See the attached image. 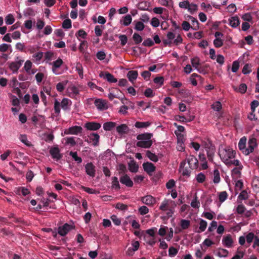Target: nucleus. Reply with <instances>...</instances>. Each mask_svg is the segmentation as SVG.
I'll return each mask as SVG.
<instances>
[{
  "instance_id": "f03ea898",
  "label": "nucleus",
  "mask_w": 259,
  "mask_h": 259,
  "mask_svg": "<svg viewBox=\"0 0 259 259\" xmlns=\"http://www.w3.org/2000/svg\"><path fill=\"white\" fill-rule=\"evenodd\" d=\"M236 153L235 151L232 149H226L224 150L221 154H220L221 159L224 163H226L229 161V159L233 158L235 157Z\"/></svg>"
},
{
  "instance_id": "f257e3e1",
  "label": "nucleus",
  "mask_w": 259,
  "mask_h": 259,
  "mask_svg": "<svg viewBox=\"0 0 259 259\" xmlns=\"http://www.w3.org/2000/svg\"><path fill=\"white\" fill-rule=\"evenodd\" d=\"M152 136V134L148 133L138 135L137 139L139 141L137 143L136 146L144 148H150L152 144V141L151 140Z\"/></svg>"
},
{
  "instance_id": "a19ab883",
  "label": "nucleus",
  "mask_w": 259,
  "mask_h": 259,
  "mask_svg": "<svg viewBox=\"0 0 259 259\" xmlns=\"http://www.w3.org/2000/svg\"><path fill=\"white\" fill-rule=\"evenodd\" d=\"M61 105L60 103L57 100L55 99L54 102V110L56 114L59 115L60 113V107Z\"/></svg>"
},
{
  "instance_id": "4468645a",
  "label": "nucleus",
  "mask_w": 259,
  "mask_h": 259,
  "mask_svg": "<svg viewBox=\"0 0 259 259\" xmlns=\"http://www.w3.org/2000/svg\"><path fill=\"white\" fill-rule=\"evenodd\" d=\"M120 182L128 187H132L133 186V182L130 179V177L125 174L120 178Z\"/></svg>"
},
{
  "instance_id": "774afa93",
  "label": "nucleus",
  "mask_w": 259,
  "mask_h": 259,
  "mask_svg": "<svg viewBox=\"0 0 259 259\" xmlns=\"http://www.w3.org/2000/svg\"><path fill=\"white\" fill-rule=\"evenodd\" d=\"M149 211V209L146 206H142L139 208V212L141 215L147 214Z\"/></svg>"
},
{
  "instance_id": "de8ad7c7",
  "label": "nucleus",
  "mask_w": 259,
  "mask_h": 259,
  "mask_svg": "<svg viewBox=\"0 0 259 259\" xmlns=\"http://www.w3.org/2000/svg\"><path fill=\"white\" fill-rule=\"evenodd\" d=\"M207 222L201 219L199 223L200 231H199L198 232L204 231L207 227Z\"/></svg>"
},
{
  "instance_id": "58836bf2",
  "label": "nucleus",
  "mask_w": 259,
  "mask_h": 259,
  "mask_svg": "<svg viewBox=\"0 0 259 259\" xmlns=\"http://www.w3.org/2000/svg\"><path fill=\"white\" fill-rule=\"evenodd\" d=\"M81 189L86 192L89 194H99L100 192L98 191H97L95 189L90 188L89 187H86L84 186H81Z\"/></svg>"
},
{
  "instance_id": "0eeeda50",
  "label": "nucleus",
  "mask_w": 259,
  "mask_h": 259,
  "mask_svg": "<svg viewBox=\"0 0 259 259\" xmlns=\"http://www.w3.org/2000/svg\"><path fill=\"white\" fill-rule=\"evenodd\" d=\"M187 162L191 169H195L198 166V160L193 155H190L187 159Z\"/></svg>"
},
{
  "instance_id": "a211bd4d",
  "label": "nucleus",
  "mask_w": 259,
  "mask_h": 259,
  "mask_svg": "<svg viewBox=\"0 0 259 259\" xmlns=\"http://www.w3.org/2000/svg\"><path fill=\"white\" fill-rule=\"evenodd\" d=\"M116 131L119 134L123 135L128 132L129 128L125 124H122L116 127Z\"/></svg>"
},
{
  "instance_id": "2f4dec72",
  "label": "nucleus",
  "mask_w": 259,
  "mask_h": 259,
  "mask_svg": "<svg viewBox=\"0 0 259 259\" xmlns=\"http://www.w3.org/2000/svg\"><path fill=\"white\" fill-rule=\"evenodd\" d=\"M15 22V18L12 14H8L5 17V23L7 25H11Z\"/></svg>"
},
{
  "instance_id": "c85d7f7f",
  "label": "nucleus",
  "mask_w": 259,
  "mask_h": 259,
  "mask_svg": "<svg viewBox=\"0 0 259 259\" xmlns=\"http://www.w3.org/2000/svg\"><path fill=\"white\" fill-rule=\"evenodd\" d=\"M180 225L182 229H187L190 226V221L189 220L182 219L181 221Z\"/></svg>"
},
{
  "instance_id": "dca6fc26",
  "label": "nucleus",
  "mask_w": 259,
  "mask_h": 259,
  "mask_svg": "<svg viewBox=\"0 0 259 259\" xmlns=\"http://www.w3.org/2000/svg\"><path fill=\"white\" fill-rule=\"evenodd\" d=\"M257 146L256 139L255 138H251L249 139L248 142V150H249V154L252 153L254 148Z\"/></svg>"
},
{
  "instance_id": "cd10ccee",
  "label": "nucleus",
  "mask_w": 259,
  "mask_h": 259,
  "mask_svg": "<svg viewBox=\"0 0 259 259\" xmlns=\"http://www.w3.org/2000/svg\"><path fill=\"white\" fill-rule=\"evenodd\" d=\"M146 156L153 162H156L158 160L157 156L149 150L146 152Z\"/></svg>"
},
{
  "instance_id": "7c9ffc66",
  "label": "nucleus",
  "mask_w": 259,
  "mask_h": 259,
  "mask_svg": "<svg viewBox=\"0 0 259 259\" xmlns=\"http://www.w3.org/2000/svg\"><path fill=\"white\" fill-rule=\"evenodd\" d=\"M248 198V195L246 190H243L241 192L239 195L238 196V200H245L247 199Z\"/></svg>"
},
{
  "instance_id": "0e129e2a",
  "label": "nucleus",
  "mask_w": 259,
  "mask_h": 259,
  "mask_svg": "<svg viewBox=\"0 0 259 259\" xmlns=\"http://www.w3.org/2000/svg\"><path fill=\"white\" fill-rule=\"evenodd\" d=\"M115 208L121 210H125L127 209L128 206L124 204L118 202L116 204Z\"/></svg>"
},
{
  "instance_id": "c03bdc74",
  "label": "nucleus",
  "mask_w": 259,
  "mask_h": 259,
  "mask_svg": "<svg viewBox=\"0 0 259 259\" xmlns=\"http://www.w3.org/2000/svg\"><path fill=\"white\" fill-rule=\"evenodd\" d=\"M71 26V21L69 18L64 20L62 23V27L64 29H69Z\"/></svg>"
},
{
  "instance_id": "3c124183",
  "label": "nucleus",
  "mask_w": 259,
  "mask_h": 259,
  "mask_svg": "<svg viewBox=\"0 0 259 259\" xmlns=\"http://www.w3.org/2000/svg\"><path fill=\"white\" fill-rule=\"evenodd\" d=\"M198 10V7L197 5L191 3H190V5L188 7V11L192 14H194L195 12H196Z\"/></svg>"
},
{
  "instance_id": "7ed1b4c3",
  "label": "nucleus",
  "mask_w": 259,
  "mask_h": 259,
  "mask_svg": "<svg viewBox=\"0 0 259 259\" xmlns=\"http://www.w3.org/2000/svg\"><path fill=\"white\" fill-rule=\"evenodd\" d=\"M72 229V226L67 223H65L63 226H60L58 228V233L61 236H64Z\"/></svg>"
},
{
  "instance_id": "f8f14e48",
  "label": "nucleus",
  "mask_w": 259,
  "mask_h": 259,
  "mask_svg": "<svg viewBox=\"0 0 259 259\" xmlns=\"http://www.w3.org/2000/svg\"><path fill=\"white\" fill-rule=\"evenodd\" d=\"M101 126V125L100 123L95 122H88L84 125V127L90 131L98 130Z\"/></svg>"
},
{
  "instance_id": "c9c22d12",
  "label": "nucleus",
  "mask_w": 259,
  "mask_h": 259,
  "mask_svg": "<svg viewBox=\"0 0 259 259\" xmlns=\"http://www.w3.org/2000/svg\"><path fill=\"white\" fill-rule=\"evenodd\" d=\"M150 123L149 122H140L137 121L135 123V126L137 128H144L147 127L150 125Z\"/></svg>"
},
{
  "instance_id": "393cba45",
  "label": "nucleus",
  "mask_w": 259,
  "mask_h": 259,
  "mask_svg": "<svg viewBox=\"0 0 259 259\" xmlns=\"http://www.w3.org/2000/svg\"><path fill=\"white\" fill-rule=\"evenodd\" d=\"M104 78L107 80L111 83H114L117 81V79L114 77V76L111 73L109 72H106L105 73V76Z\"/></svg>"
},
{
  "instance_id": "2eb2a0df",
  "label": "nucleus",
  "mask_w": 259,
  "mask_h": 259,
  "mask_svg": "<svg viewBox=\"0 0 259 259\" xmlns=\"http://www.w3.org/2000/svg\"><path fill=\"white\" fill-rule=\"evenodd\" d=\"M142 202L147 205H152L155 202V199L151 195H147L141 198Z\"/></svg>"
},
{
  "instance_id": "4d7b16f0",
  "label": "nucleus",
  "mask_w": 259,
  "mask_h": 259,
  "mask_svg": "<svg viewBox=\"0 0 259 259\" xmlns=\"http://www.w3.org/2000/svg\"><path fill=\"white\" fill-rule=\"evenodd\" d=\"M144 95L147 98H151L154 96L155 94L150 88H147L144 93Z\"/></svg>"
},
{
  "instance_id": "9d476101",
  "label": "nucleus",
  "mask_w": 259,
  "mask_h": 259,
  "mask_svg": "<svg viewBox=\"0 0 259 259\" xmlns=\"http://www.w3.org/2000/svg\"><path fill=\"white\" fill-rule=\"evenodd\" d=\"M85 169L87 175L93 178L95 176V166L92 162L87 163L85 165Z\"/></svg>"
},
{
  "instance_id": "6e6552de",
  "label": "nucleus",
  "mask_w": 259,
  "mask_h": 259,
  "mask_svg": "<svg viewBox=\"0 0 259 259\" xmlns=\"http://www.w3.org/2000/svg\"><path fill=\"white\" fill-rule=\"evenodd\" d=\"M95 106L99 110H104L108 108L107 102L101 99H97L94 102Z\"/></svg>"
},
{
  "instance_id": "20e7f679",
  "label": "nucleus",
  "mask_w": 259,
  "mask_h": 259,
  "mask_svg": "<svg viewBox=\"0 0 259 259\" xmlns=\"http://www.w3.org/2000/svg\"><path fill=\"white\" fill-rule=\"evenodd\" d=\"M82 131V128L81 126L75 125L65 130L64 133L65 135H77L78 134L81 133Z\"/></svg>"
},
{
  "instance_id": "e2e57ef3",
  "label": "nucleus",
  "mask_w": 259,
  "mask_h": 259,
  "mask_svg": "<svg viewBox=\"0 0 259 259\" xmlns=\"http://www.w3.org/2000/svg\"><path fill=\"white\" fill-rule=\"evenodd\" d=\"M213 45L215 48H219L223 45V41L221 38H215L213 40Z\"/></svg>"
},
{
  "instance_id": "a878e982",
  "label": "nucleus",
  "mask_w": 259,
  "mask_h": 259,
  "mask_svg": "<svg viewBox=\"0 0 259 259\" xmlns=\"http://www.w3.org/2000/svg\"><path fill=\"white\" fill-rule=\"evenodd\" d=\"M116 126V123L112 121L107 122L104 123L103 128L105 131H111Z\"/></svg>"
},
{
  "instance_id": "c756f323",
  "label": "nucleus",
  "mask_w": 259,
  "mask_h": 259,
  "mask_svg": "<svg viewBox=\"0 0 259 259\" xmlns=\"http://www.w3.org/2000/svg\"><path fill=\"white\" fill-rule=\"evenodd\" d=\"M90 139L94 142V145L96 146L98 145L99 141L100 136L98 134L93 133L90 135Z\"/></svg>"
},
{
  "instance_id": "052dcab7",
  "label": "nucleus",
  "mask_w": 259,
  "mask_h": 259,
  "mask_svg": "<svg viewBox=\"0 0 259 259\" xmlns=\"http://www.w3.org/2000/svg\"><path fill=\"white\" fill-rule=\"evenodd\" d=\"M178 252V250L176 248L171 246L170 247L168 250L169 256L171 257L175 256L177 255Z\"/></svg>"
},
{
  "instance_id": "5701e85b",
  "label": "nucleus",
  "mask_w": 259,
  "mask_h": 259,
  "mask_svg": "<svg viewBox=\"0 0 259 259\" xmlns=\"http://www.w3.org/2000/svg\"><path fill=\"white\" fill-rule=\"evenodd\" d=\"M188 17H189V19L191 20L192 25V26H191V28L195 30H197L198 29H199V23L198 21L196 18H195L194 17L191 16H188Z\"/></svg>"
},
{
  "instance_id": "ea45409f",
  "label": "nucleus",
  "mask_w": 259,
  "mask_h": 259,
  "mask_svg": "<svg viewBox=\"0 0 259 259\" xmlns=\"http://www.w3.org/2000/svg\"><path fill=\"white\" fill-rule=\"evenodd\" d=\"M196 179L198 183H203L206 180V176L203 173L200 172L196 176Z\"/></svg>"
},
{
  "instance_id": "09e8293b",
  "label": "nucleus",
  "mask_w": 259,
  "mask_h": 259,
  "mask_svg": "<svg viewBox=\"0 0 259 259\" xmlns=\"http://www.w3.org/2000/svg\"><path fill=\"white\" fill-rule=\"evenodd\" d=\"M32 66V62L30 60H27L25 63L24 68L27 73H30Z\"/></svg>"
},
{
  "instance_id": "b1692460",
  "label": "nucleus",
  "mask_w": 259,
  "mask_h": 259,
  "mask_svg": "<svg viewBox=\"0 0 259 259\" xmlns=\"http://www.w3.org/2000/svg\"><path fill=\"white\" fill-rule=\"evenodd\" d=\"M128 169L130 171L132 172H136L138 170V165L136 164V162L134 160L131 161L128 163Z\"/></svg>"
},
{
  "instance_id": "473e14b6",
  "label": "nucleus",
  "mask_w": 259,
  "mask_h": 259,
  "mask_svg": "<svg viewBox=\"0 0 259 259\" xmlns=\"http://www.w3.org/2000/svg\"><path fill=\"white\" fill-rule=\"evenodd\" d=\"M70 102H71V101L69 99H67V98H63L62 99L61 102L60 103V104L61 105V108L64 110H68V106L69 103Z\"/></svg>"
},
{
  "instance_id": "338daca9",
  "label": "nucleus",
  "mask_w": 259,
  "mask_h": 259,
  "mask_svg": "<svg viewBox=\"0 0 259 259\" xmlns=\"http://www.w3.org/2000/svg\"><path fill=\"white\" fill-rule=\"evenodd\" d=\"M119 38L120 40L121 45L122 46H124L125 45V44L127 43V36L124 34H121L119 36Z\"/></svg>"
},
{
  "instance_id": "6ab92c4d",
  "label": "nucleus",
  "mask_w": 259,
  "mask_h": 259,
  "mask_svg": "<svg viewBox=\"0 0 259 259\" xmlns=\"http://www.w3.org/2000/svg\"><path fill=\"white\" fill-rule=\"evenodd\" d=\"M229 21L230 25L233 28L237 27L240 24L239 18L237 16L229 18Z\"/></svg>"
},
{
  "instance_id": "f704fd0d",
  "label": "nucleus",
  "mask_w": 259,
  "mask_h": 259,
  "mask_svg": "<svg viewBox=\"0 0 259 259\" xmlns=\"http://www.w3.org/2000/svg\"><path fill=\"white\" fill-rule=\"evenodd\" d=\"M213 175H214V178H213V183L215 184H218L220 182V172L218 169H215L213 171Z\"/></svg>"
},
{
  "instance_id": "39448f33",
  "label": "nucleus",
  "mask_w": 259,
  "mask_h": 259,
  "mask_svg": "<svg viewBox=\"0 0 259 259\" xmlns=\"http://www.w3.org/2000/svg\"><path fill=\"white\" fill-rule=\"evenodd\" d=\"M246 138L245 137L241 138L238 143V148L245 155L249 154V150L246 147Z\"/></svg>"
},
{
  "instance_id": "680f3d73",
  "label": "nucleus",
  "mask_w": 259,
  "mask_h": 259,
  "mask_svg": "<svg viewBox=\"0 0 259 259\" xmlns=\"http://www.w3.org/2000/svg\"><path fill=\"white\" fill-rule=\"evenodd\" d=\"M191 61L192 66L197 69L200 64L199 59L197 57H195L191 59Z\"/></svg>"
},
{
  "instance_id": "5fc2aeb1",
  "label": "nucleus",
  "mask_w": 259,
  "mask_h": 259,
  "mask_svg": "<svg viewBox=\"0 0 259 259\" xmlns=\"http://www.w3.org/2000/svg\"><path fill=\"white\" fill-rule=\"evenodd\" d=\"M136 22V24H135V29L136 30L142 31L144 29V28L145 27V25L142 22L137 21V22Z\"/></svg>"
},
{
  "instance_id": "ddd939ff",
  "label": "nucleus",
  "mask_w": 259,
  "mask_h": 259,
  "mask_svg": "<svg viewBox=\"0 0 259 259\" xmlns=\"http://www.w3.org/2000/svg\"><path fill=\"white\" fill-rule=\"evenodd\" d=\"M50 153L53 158L57 160H60L62 158V155L60 153V150L58 147H53L50 150Z\"/></svg>"
},
{
  "instance_id": "1a4fd4ad",
  "label": "nucleus",
  "mask_w": 259,
  "mask_h": 259,
  "mask_svg": "<svg viewBox=\"0 0 259 259\" xmlns=\"http://www.w3.org/2000/svg\"><path fill=\"white\" fill-rule=\"evenodd\" d=\"M120 92V90L117 89H113L111 90V91L109 93V94L108 95V97L110 100L112 101L114 98H118L120 99L122 102V103H124L123 100H126L124 97L123 98H121L119 96V93Z\"/></svg>"
},
{
  "instance_id": "8fccbe9b",
  "label": "nucleus",
  "mask_w": 259,
  "mask_h": 259,
  "mask_svg": "<svg viewBox=\"0 0 259 259\" xmlns=\"http://www.w3.org/2000/svg\"><path fill=\"white\" fill-rule=\"evenodd\" d=\"M65 140L66 144H70L71 146H74L76 144L74 137H66Z\"/></svg>"
},
{
  "instance_id": "49530a36",
  "label": "nucleus",
  "mask_w": 259,
  "mask_h": 259,
  "mask_svg": "<svg viewBox=\"0 0 259 259\" xmlns=\"http://www.w3.org/2000/svg\"><path fill=\"white\" fill-rule=\"evenodd\" d=\"M245 207L242 204H239L236 208V211L238 214H243L244 212H245Z\"/></svg>"
},
{
  "instance_id": "e433bc0d",
  "label": "nucleus",
  "mask_w": 259,
  "mask_h": 259,
  "mask_svg": "<svg viewBox=\"0 0 259 259\" xmlns=\"http://www.w3.org/2000/svg\"><path fill=\"white\" fill-rule=\"evenodd\" d=\"M228 193L226 191H222L220 192L219 194V199L220 202H224L228 197Z\"/></svg>"
},
{
  "instance_id": "bb28decb",
  "label": "nucleus",
  "mask_w": 259,
  "mask_h": 259,
  "mask_svg": "<svg viewBox=\"0 0 259 259\" xmlns=\"http://www.w3.org/2000/svg\"><path fill=\"white\" fill-rule=\"evenodd\" d=\"M63 62L62 60L60 58H58L56 61L53 62L52 66L53 72L55 73L56 69L59 68L63 64Z\"/></svg>"
},
{
  "instance_id": "4c0bfd02",
  "label": "nucleus",
  "mask_w": 259,
  "mask_h": 259,
  "mask_svg": "<svg viewBox=\"0 0 259 259\" xmlns=\"http://www.w3.org/2000/svg\"><path fill=\"white\" fill-rule=\"evenodd\" d=\"M214 154V149L213 148H209L207 150V155L208 160L210 161L213 160V157Z\"/></svg>"
},
{
  "instance_id": "864d4df0",
  "label": "nucleus",
  "mask_w": 259,
  "mask_h": 259,
  "mask_svg": "<svg viewBox=\"0 0 259 259\" xmlns=\"http://www.w3.org/2000/svg\"><path fill=\"white\" fill-rule=\"evenodd\" d=\"M154 45V41L150 38H148L146 39L142 43V45L145 47H150L153 46Z\"/></svg>"
},
{
  "instance_id": "4be33fe9",
  "label": "nucleus",
  "mask_w": 259,
  "mask_h": 259,
  "mask_svg": "<svg viewBox=\"0 0 259 259\" xmlns=\"http://www.w3.org/2000/svg\"><path fill=\"white\" fill-rule=\"evenodd\" d=\"M234 91L237 92H239L241 94H244L247 90V85L245 83H241L240 84L239 88H237L235 86L233 87Z\"/></svg>"
},
{
  "instance_id": "9b49d317",
  "label": "nucleus",
  "mask_w": 259,
  "mask_h": 259,
  "mask_svg": "<svg viewBox=\"0 0 259 259\" xmlns=\"http://www.w3.org/2000/svg\"><path fill=\"white\" fill-rule=\"evenodd\" d=\"M23 62V60H20L18 61L12 62L10 64L9 68L14 73H17Z\"/></svg>"
},
{
  "instance_id": "f3484780",
  "label": "nucleus",
  "mask_w": 259,
  "mask_h": 259,
  "mask_svg": "<svg viewBox=\"0 0 259 259\" xmlns=\"http://www.w3.org/2000/svg\"><path fill=\"white\" fill-rule=\"evenodd\" d=\"M186 164V160L183 161L180 164V168L182 169V174L184 176L189 177L191 171L189 168L184 167Z\"/></svg>"
},
{
  "instance_id": "a18cd8bd",
  "label": "nucleus",
  "mask_w": 259,
  "mask_h": 259,
  "mask_svg": "<svg viewBox=\"0 0 259 259\" xmlns=\"http://www.w3.org/2000/svg\"><path fill=\"white\" fill-rule=\"evenodd\" d=\"M112 187L114 188L115 189L119 190L120 189V185L117 177H114L112 178Z\"/></svg>"
},
{
  "instance_id": "603ef678",
  "label": "nucleus",
  "mask_w": 259,
  "mask_h": 259,
  "mask_svg": "<svg viewBox=\"0 0 259 259\" xmlns=\"http://www.w3.org/2000/svg\"><path fill=\"white\" fill-rule=\"evenodd\" d=\"M132 20V18L131 16L129 14H128L124 17L123 24L124 26H128L131 24Z\"/></svg>"
},
{
  "instance_id": "79ce46f5",
  "label": "nucleus",
  "mask_w": 259,
  "mask_h": 259,
  "mask_svg": "<svg viewBox=\"0 0 259 259\" xmlns=\"http://www.w3.org/2000/svg\"><path fill=\"white\" fill-rule=\"evenodd\" d=\"M196 77L201 78V76L196 73H193L191 75L190 80L192 84L194 86H196L197 85V81L196 79Z\"/></svg>"
},
{
  "instance_id": "6e6d98bb",
  "label": "nucleus",
  "mask_w": 259,
  "mask_h": 259,
  "mask_svg": "<svg viewBox=\"0 0 259 259\" xmlns=\"http://www.w3.org/2000/svg\"><path fill=\"white\" fill-rule=\"evenodd\" d=\"M228 251L225 249L220 248L217 254L220 257H226L228 255Z\"/></svg>"
},
{
  "instance_id": "13d9d810",
  "label": "nucleus",
  "mask_w": 259,
  "mask_h": 259,
  "mask_svg": "<svg viewBox=\"0 0 259 259\" xmlns=\"http://www.w3.org/2000/svg\"><path fill=\"white\" fill-rule=\"evenodd\" d=\"M255 238V235L253 233L250 232L246 236V239L247 243L250 244Z\"/></svg>"
},
{
  "instance_id": "72a5a7b5",
  "label": "nucleus",
  "mask_w": 259,
  "mask_h": 259,
  "mask_svg": "<svg viewBox=\"0 0 259 259\" xmlns=\"http://www.w3.org/2000/svg\"><path fill=\"white\" fill-rule=\"evenodd\" d=\"M69 155L71 156L77 163H80L82 162L81 158L77 156L76 152L70 151L69 152Z\"/></svg>"
},
{
  "instance_id": "bf43d9fd",
  "label": "nucleus",
  "mask_w": 259,
  "mask_h": 259,
  "mask_svg": "<svg viewBox=\"0 0 259 259\" xmlns=\"http://www.w3.org/2000/svg\"><path fill=\"white\" fill-rule=\"evenodd\" d=\"M43 55L42 52H39L36 54H33L32 58L34 59L35 62H38L42 59Z\"/></svg>"
},
{
  "instance_id": "aec40b11",
  "label": "nucleus",
  "mask_w": 259,
  "mask_h": 259,
  "mask_svg": "<svg viewBox=\"0 0 259 259\" xmlns=\"http://www.w3.org/2000/svg\"><path fill=\"white\" fill-rule=\"evenodd\" d=\"M138 75V72L137 70L129 71L127 74L128 80L132 82H133L137 79Z\"/></svg>"
},
{
  "instance_id": "423d86ee",
  "label": "nucleus",
  "mask_w": 259,
  "mask_h": 259,
  "mask_svg": "<svg viewBox=\"0 0 259 259\" xmlns=\"http://www.w3.org/2000/svg\"><path fill=\"white\" fill-rule=\"evenodd\" d=\"M142 166L144 171L149 176H152V172H153L156 169V167L151 162H144Z\"/></svg>"
},
{
  "instance_id": "37998d69",
  "label": "nucleus",
  "mask_w": 259,
  "mask_h": 259,
  "mask_svg": "<svg viewBox=\"0 0 259 259\" xmlns=\"http://www.w3.org/2000/svg\"><path fill=\"white\" fill-rule=\"evenodd\" d=\"M133 39L136 45L141 42L143 40L142 37L137 33H135L133 34Z\"/></svg>"
},
{
  "instance_id": "69168bd1",
  "label": "nucleus",
  "mask_w": 259,
  "mask_h": 259,
  "mask_svg": "<svg viewBox=\"0 0 259 259\" xmlns=\"http://www.w3.org/2000/svg\"><path fill=\"white\" fill-rule=\"evenodd\" d=\"M212 108H213V109L215 111H220L222 109V104L221 102L219 101L215 102L212 105Z\"/></svg>"
},
{
  "instance_id": "412c9836",
  "label": "nucleus",
  "mask_w": 259,
  "mask_h": 259,
  "mask_svg": "<svg viewBox=\"0 0 259 259\" xmlns=\"http://www.w3.org/2000/svg\"><path fill=\"white\" fill-rule=\"evenodd\" d=\"M223 242L227 247L232 246L233 243V240L230 235H228L223 239Z\"/></svg>"
}]
</instances>
